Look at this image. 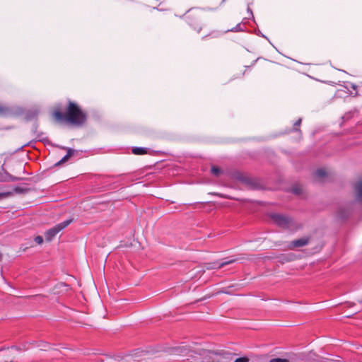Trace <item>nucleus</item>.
<instances>
[{"instance_id": "f8f14e48", "label": "nucleus", "mask_w": 362, "mask_h": 362, "mask_svg": "<svg viewBox=\"0 0 362 362\" xmlns=\"http://www.w3.org/2000/svg\"><path fill=\"white\" fill-rule=\"evenodd\" d=\"M211 173H212L214 175H216V176L219 175H220V173H221V169H220L219 168H218V167H216V166H213V167L211 168Z\"/></svg>"}, {"instance_id": "20e7f679", "label": "nucleus", "mask_w": 362, "mask_h": 362, "mask_svg": "<svg viewBox=\"0 0 362 362\" xmlns=\"http://www.w3.org/2000/svg\"><path fill=\"white\" fill-rule=\"evenodd\" d=\"M309 239L308 238H301L300 239L292 241L290 243V248L293 249L296 247H300L308 245Z\"/></svg>"}, {"instance_id": "f3484780", "label": "nucleus", "mask_w": 362, "mask_h": 362, "mask_svg": "<svg viewBox=\"0 0 362 362\" xmlns=\"http://www.w3.org/2000/svg\"><path fill=\"white\" fill-rule=\"evenodd\" d=\"M3 196H4V194H0V197H3Z\"/></svg>"}, {"instance_id": "a211bd4d", "label": "nucleus", "mask_w": 362, "mask_h": 362, "mask_svg": "<svg viewBox=\"0 0 362 362\" xmlns=\"http://www.w3.org/2000/svg\"><path fill=\"white\" fill-rule=\"evenodd\" d=\"M1 259V255L0 254V260Z\"/></svg>"}, {"instance_id": "9b49d317", "label": "nucleus", "mask_w": 362, "mask_h": 362, "mask_svg": "<svg viewBox=\"0 0 362 362\" xmlns=\"http://www.w3.org/2000/svg\"><path fill=\"white\" fill-rule=\"evenodd\" d=\"M233 362H250V358L247 356L237 358Z\"/></svg>"}, {"instance_id": "ddd939ff", "label": "nucleus", "mask_w": 362, "mask_h": 362, "mask_svg": "<svg viewBox=\"0 0 362 362\" xmlns=\"http://www.w3.org/2000/svg\"><path fill=\"white\" fill-rule=\"evenodd\" d=\"M269 362H289V361L286 358H274L270 359Z\"/></svg>"}, {"instance_id": "f257e3e1", "label": "nucleus", "mask_w": 362, "mask_h": 362, "mask_svg": "<svg viewBox=\"0 0 362 362\" xmlns=\"http://www.w3.org/2000/svg\"><path fill=\"white\" fill-rule=\"evenodd\" d=\"M54 117L57 120L64 119L68 122L74 125H81L86 121V115L80 107L74 103L69 102V107L64 115L59 111L54 112Z\"/></svg>"}, {"instance_id": "6e6552de", "label": "nucleus", "mask_w": 362, "mask_h": 362, "mask_svg": "<svg viewBox=\"0 0 362 362\" xmlns=\"http://www.w3.org/2000/svg\"><path fill=\"white\" fill-rule=\"evenodd\" d=\"M73 152L74 151L71 149H69L67 152V154L64 158H62L58 163H57L56 165H58L61 163H63L69 160V158L72 156Z\"/></svg>"}, {"instance_id": "7ed1b4c3", "label": "nucleus", "mask_w": 362, "mask_h": 362, "mask_svg": "<svg viewBox=\"0 0 362 362\" xmlns=\"http://www.w3.org/2000/svg\"><path fill=\"white\" fill-rule=\"evenodd\" d=\"M271 217L274 223L284 228L290 227L293 222L291 218L282 214H272Z\"/></svg>"}, {"instance_id": "423d86ee", "label": "nucleus", "mask_w": 362, "mask_h": 362, "mask_svg": "<svg viewBox=\"0 0 362 362\" xmlns=\"http://www.w3.org/2000/svg\"><path fill=\"white\" fill-rule=\"evenodd\" d=\"M233 354L230 353H226L223 354L217 362H233Z\"/></svg>"}, {"instance_id": "9d476101", "label": "nucleus", "mask_w": 362, "mask_h": 362, "mask_svg": "<svg viewBox=\"0 0 362 362\" xmlns=\"http://www.w3.org/2000/svg\"><path fill=\"white\" fill-rule=\"evenodd\" d=\"M327 175V173L325 170L323 169H319L317 170L316 172H315V176L317 177V178L318 179H321L323 177L326 176Z\"/></svg>"}, {"instance_id": "4468645a", "label": "nucleus", "mask_w": 362, "mask_h": 362, "mask_svg": "<svg viewBox=\"0 0 362 362\" xmlns=\"http://www.w3.org/2000/svg\"><path fill=\"white\" fill-rule=\"evenodd\" d=\"M35 241L37 244L40 245V244H42L43 243V238L41 236H37V237L35 238Z\"/></svg>"}, {"instance_id": "2eb2a0df", "label": "nucleus", "mask_w": 362, "mask_h": 362, "mask_svg": "<svg viewBox=\"0 0 362 362\" xmlns=\"http://www.w3.org/2000/svg\"><path fill=\"white\" fill-rule=\"evenodd\" d=\"M300 122H301V119H299L296 122V125H300Z\"/></svg>"}, {"instance_id": "dca6fc26", "label": "nucleus", "mask_w": 362, "mask_h": 362, "mask_svg": "<svg viewBox=\"0 0 362 362\" xmlns=\"http://www.w3.org/2000/svg\"><path fill=\"white\" fill-rule=\"evenodd\" d=\"M4 112V109L3 108H0V114H2Z\"/></svg>"}, {"instance_id": "39448f33", "label": "nucleus", "mask_w": 362, "mask_h": 362, "mask_svg": "<svg viewBox=\"0 0 362 362\" xmlns=\"http://www.w3.org/2000/svg\"><path fill=\"white\" fill-rule=\"evenodd\" d=\"M355 192L357 198L359 201L362 202V181H358L354 185Z\"/></svg>"}, {"instance_id": "0eeeda50", "label": "nucleus", "mask_w": 362, "mask_h": 362, "mask_svg": "<svg viewBox=\"0 0 362 362\" xmlns=\"http://www.w3.org/2000/svg\"><path fill=\"white\" fill-rule=\"evenodd\" d=\"M234 262H235L234 259H230V260H228V261L222 262L218 264L217 265L216 264V265H214L213 267H211L209 268L210 269H217V268L219 269V268H221V267H224V266H226V265H227L228 264H231V263H233Z\"/></svg>"}, {"instance_id": "f03ea898", "label": "nucleus", "mask_w": 362, "mask_h": 362, "mask_svg": "<svg viewBox=\"0 0 362 362\" xmlns=\"http://www.w3.org/2000/svg\"><path fill=\"white\" fill-rule=\"evenodd\" d=\"M72 222L71 219L64 221L54 227L50 228L45 233V237L47 241H51L52 239L61 230L66 228Z\"/></svg>"}, {"instance_id": "1a4fd4ad", "label": "nucleus", "mask_w": 362, "mask_h": 362, "mask_svg": "<svg viewBox=\"0 0 362 362\" xmlns=\"http://www.w3.org/2000/svg\"><path fill=\"white\" fill-rule=\"evenodd\" d=\"M132 153L136 155H142L146 153V150L144 148H134L132 149Z\"/></svg>"}]
</instances>
